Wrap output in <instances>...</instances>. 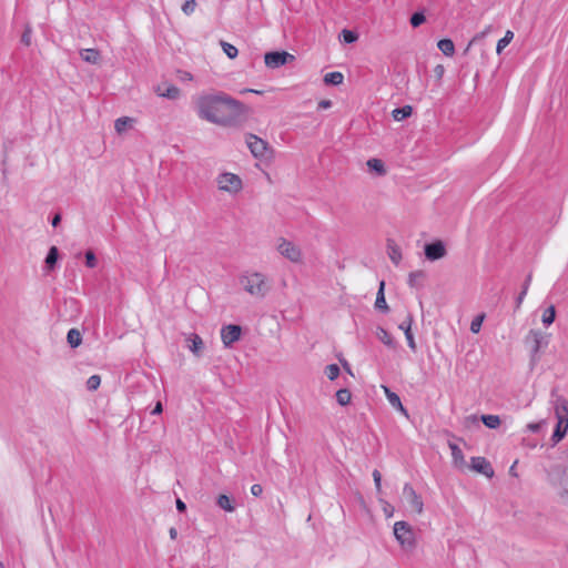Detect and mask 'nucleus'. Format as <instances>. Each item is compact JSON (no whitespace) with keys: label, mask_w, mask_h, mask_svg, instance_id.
Wrapping results in <instances>:
<instances>
[{"label":"nucleus","mask_w":568,"mask_h":568,"mask_svg":"<svg viewBox=\"0 0 568 568\" xmlns=\"http://www.w3.org/2000/svg\"><path fill=\"white\" fill-rule=\"evenodd\" d=\"M200 119L221 126H237L245 119V105L224 92H205L195 99Z\"/></svg>","instance_id":"obj_1"},{"label":"nucleus","mask_w":568,"mask_h":568,"mask_svg":"<svg viewBox=\"0 0 568 568\" xmlns=\"http://www.w3.org/2000/svg\"><path fill=\"white\" fill-rule=\"evenodd\" d=\"M550 403L554 406L557 425L551 436L554 444L559 443L568 430V400L558 393L557 388L550 392Z\"/></svg>","instance_id":"obj_2"},{"label":"nucleus","mask_w":568,"mask_h":568,"mask_svg":"<svg viewBox=\"0 0 568 568\" xmlns=\"http://www.w3.org/2000/svg\"><path fill=\"white\" fill-rule=\"evenodd\" d=\"M239 281L243 290L255 297H264L270 291L266 276L260 272H245Z\"/></svg>","instance_id":"obj_3"},{"label":"nucleus","mask_w":568,"mask_h":568,"mask_svg":"<svg viewBox=\"0 0 568 568\" xmlns=\"http://www.w3.org/2000/svg\"><path fill=\"white\" fill-rule=\"evenodd\" d=\"M394 535L396 540L405 550L415 548L416 540L412 527L406 521H396L394 525Z\"/></svg>","instance_id":"obj_4"},{"label":"nucleus","mask_w":568,"mask_h":568,"mask_svg":"<svg viewBox=\"0 0 568 568\" xmlns=\"http://www.w3.org/2000/svg\"><path fill=\"white\" fill-rule=\"evenodd\" d=\"M296 60V57L285 50L268 51L264 54V63L268 69H278L288 65Z\"/></svg>","instance_id":"obj_5"},{"label":"nucleus","mask_w":568,"mask_h":568,"mask_svg":"<svg viewBox=\"0 0 568 568\" xmlns=\"http://www.w3.org/2000/svg\"><path fill=\"white\" fill-rule=\"evenodd\" d=\"M276 250L283 257L292 263H301L303 260L300 246L284 237L277 240Z\"/></svg>","instance_id":"obj_6"},{"label":"nucleus","mask_w":568,"mask_h":568,"mask_svg":"<svg viewBox=\"0 0 568 568\" xmlns=\"http://www.w3.org/2000/svg\"><path fill=\"white\" fill-rule=\"evenodd\" d=\"M216 183L221 191H225L232 194H235L242 190V180L234 173H221L216 179Z\"/></svg>","instance_id":"obj_7"},{"label":"nucleus","mask_w":568,"mask_h":568,"mask_svg":"<svg viewBox=\"0 0 568 568\" xmlns=\"http://www.w3.org/2000/svg\"><path fill=\"white\" fill-rule=\"evenodd\" d=\"M403 497L407 503L409 509L416 514H422L424 509V503L422 497L416 493L410 484H405L403 487Z\"/></svg>","instance_id":"obj_8"},{"label":"nucleus","mask_w":568,"mask_h":568,"mask_svg":"<svg viewBox=\"0 0 568 568\" xmlns=\"http://www.w3.org/2000/svg\"><path fill=\"white\" fill-rule=\"evenodd\" d=\"M246 144L254 158L262 159L265 156L267 143L261 138L254 134H248L246 138Z\"/></svg>","instance_id":"obj_9"},{"label":"nucleus","mask_w":568,"mask_h":568,"mask_svg":"<svg viewBox=\"0 0 568 568\" xmlns=\"http://www.w3.org/2000/svg\"><path fill=\"white\" fill-rule=\"evenodd\" d=\"M242 329L239 325H226L221 329V338L224 346L230 347L233 343L240 339Z\"/></svg>","instance_id":"obj_10"},{"label":"nucleus","mask_w":568,"mask_h":568,"mask_svg":"<svg viewBox=\"0 0 568 568\" xmlns=\"http://www.w3.org/2000/svg\"><path fill=\"white\" fill-rule=\"evenodd\" d=\"M154 92L159 97L166 98L169 100H178L181 94L180 89L169 82H162V83L155 85Z\"/></svg>","instance_id":"obj_11"},{"label":"nucleus","mask_w":568,"mask_h":568,"mask_svg":"<svg viewBox=\"0 0 568 568\" xmlns=\"http://www.w3.org/2000/svg\"><path fill=\"white\" fill-rule=\"evenodd\" d=\"M527 342H531V352L534 354H537L542 346H546L548 344L547 336L537 329L529 331L527 337Z\"/></svg>","instance_id":"obj_12"},{"label":"nucleus","mask_w":568,"mask_h":568,"mask_svg":"<svg viewBox=\"0 0 568 568\" xmlns=\"http://www.w3.org/2000/svg\"><path fill=\"white\" fill-rule=\"evenodd\" d=\"M470 464L471 469L479 474H483L487 477H491L494 475V469L485 457H471Z\"/></svg>","instance_id":"obj_13"},{"label":"nucleus","mask_w":568,"mask_h":568,"mask_svg":"<svg viewBox=\"0 0 568 568\" xmlns=\"http://www.w3.org/2000/svg\"><path fill=\"white\" fill-rule=\"evenodd\" d=\"M446 254V248L440 241L426 244L425 245V255L429 261H436L444 257Z\"/></svg>","instance_id":"obj_14"},{"label":"nucleus","mask_w":568,"mask_h":568,"mask_svg":"<svg viewBox=\"0 0 568 568\" xmlns=\"http://www.w3.org/2000/svg\"><path fill=\"white\" fill-rule=\"evenodd\" d=\"M80 57L83 61L93 64V65H101L102 55L101 52L98 49H82L80 50Z\"/></svg>","instance_id":"obj_15"},{"label":"nucleus","mask_w":568,"mask_h":568,"mask_svg":"<svg viewBox=\"0 0 568 568\" xmlns=\"http://www.w3.org/2000/svg\"><path fill=\"white\" fill-rule=\"evenodd\" d=\"M412 317L408 316L405 321H403L400 324H399V329H402L405 334V337H406V341H407V345L408 347L412 349V351H416V343H415V338H414V335L412 333Z\"/></svg>","instance_id":"obj_16"},{"label":"nucleus","mask_w":568,"mask_h":568,"mask_svg":"<svg viewBox=\"0 0 568 568\" xmlns=\"http://www.w3.org/2000/svg\"><path fill=\"white\" fill-rule=\"evenodd\" d=\"M187 348L195 355L200 356L204 348V343L197 334H190L186 336Z\"/></svg>","instance_id":"obj_17"},{"label":"nucleus","mask_w":568,"mask_h":568,"mask_svg":"<svg viewBox=\"0 0 568 568\" xmlns=\"http://www.w3.org/2000/svg\"><path fill=\"white\" fill-rule=\"evenodd\" d=\"M136 120L131 116H121L114 122V130L118 134H123L129 129H132Z\"/></svg>","instance_id":"obj_18"},{"label":"nucleus","mask_w":568,"mask_h":568,"mask_svg":"<svg viewBox=\"0 0 568 568\" xmlns=\"http://www.w3.org/2000/svg\"><path fill=\"white\" fill-rule=\"evenodd\" d=\"M387 254L390 261L398 265L402 260V251L393 240L387 241Z\"/></svg>","instance_id":"obj_19"},{"label":"nucleus","mask_w":568,"mask_h":568,"mask_svg":"<svg viewBox=\"0 0 568 568\" xmlns=\"http://www.w3.org/2000/svg\"><path fill=\"white\" fill-rule=\"evenodd\" d=\"M437 47L446 57H452L455 53V44L452 39H440Z\"/></svg>","instance_id":"obj_20"},{"label":"nucleus","mask_w":568,"mask_h":568,"mask_svg":"<svg viewBox=\"0 0 568 568\" xmlns=\"http://www.w3.org/2000/svg\"><path fill=\"white\" fill-rule=\"evenodd\" d=\"M367 168L369 171L375 172L376 175L383 176L386 174L385 165L379 159H369L367 161Z\"/></svg>","instance_id":"obj_21"},{"label":"nucleus","mask_w":568,"mask_h":568,"mask_svg":"<svg viewBox=\"0 0 568 568\" xmlns=\"http://www.w3.org/2000/svg\"><path fill=\"white\" fill-rule=\"evenodd\" d=\"M376 337L386 346L394 348L395 342L393 336L383 327L376 328Z\"/></svg>","instance_id":"obj_22"},{"label":"nucleus","mask_w":568,"mask_h":568,"mask_svg":"<svg viewBox=\"0 0 568 568\" xmlns=\"http://www.w3.org/2000/svg\"><path fill=\"white\" fill-rule=\"evenodd\" d=\"M384 287H385V283H384V281H382L379 283V288H378V292L376 295L375 307L378 310L387 311L388 306H387L385 295H384Z\"/></svg>","instance_id":"obj_23"},{"label":"nucleus","mask_w":568,"mask_h":568,"mask_svg":"<svg viewBox=\"0 0 568 568\" xmlns=\"http://www.w3.org/2000/svg\"><path fill=\"white\" fill-rule=\"evenodd\" d=\"M413 109L410 105H404L402 108L394 109L392 115L395 121H402L408 116H410Z\"/></svg>","instance_id":"obj_24"},{"label":"nucleus","mask_w":568,"mask_h":568,"mask_svg":"<svg viewBox=\"0 0 568 568\" xmlns=\"http://www.w3.org/2000/svg\"><path fill=\"white\" fill-rule=\"evenodd\" d=\"M67 341L71 347H78L82 342L81 333L75 328H71L67 334Z\"/></svg>","instance_id":"obj_25"},{"label":"nucleus","mask_w":568,"mask_h":568,"mask_svg":"<svg viewBox=\"0 0 568 568\" xmlns=\"http://www.w3.org/2000/svg\"><path fill=\"white\" fill-rule=\"evenodd\" d=\"M216 504L220 508L229 513H232L235 509L231 498L227 495H220L217 497Z\"/></svg>","instance_id":"obj_26"},{"label":"nucleus","mask_w":568,"mask_h":568,"mask_svg":"<svg viewBox=\"0 0 568 568\" xmlns=\"http://www.w3.org/2000/svg\"><path fill=\"white\" fill-rule=\"evenodd\" d=\"M58 257V248L55 246H51L45 257V265L49 270H52L55 266Z\"/></svg>","instance_id":"obj_27"},{"label":"nucleus","mask_w":568,"mask_h":568,"mask_svg":"<svg viewBox=\"0 0 568 568\" xmlns=\"http://www.w3.org/2000/svg\"><path fill=\"white\" fill-rule=\"evenodd\" d=\"M426 21V16H425V12L424 10H418V11H415L410 18H409V23L413 28H418L420 27L424 22Z\"/></svg>","instance_id":"obj_28"},{"label":"nucleus","mask_w":568,"mask_h":568,"mask_svg":"<svg viewBox=\"0 0 568 568\" xmlns=\"http://www.w3.org/2000/svg\"><path fill=\"white\" fill-rule=\"evenodd\" d=\"M481 422L490 429H495L500 425V418L497 415H483Z\"/></svg>","instance_id":"obj_29"},{"label":"nucleus","mask_w":568,"mask_h":568,"mask_svg":"<svg viewBox=\"0 0 568 568\" xmlns=\"http://www.w3.org/2000/svg\"><path fill=\"white\" fill-rule=\"evenodd\" d=\"M513 38H514V32L510 30H507L505 36L501 39H499V41L497 42L496 51L498 54H500L501 51L510 43Z\"/></svg>","instance_id":"obj_30"},{"label":"nucleus","mask_w":568,"mask_h":568,"mask_svg":"<svg viewBox=\"0 0 568 568\" xmlns=\"http://www.w3.org/2000/svg\"><path fill=\"white\" fill-rule=\"evenodd\" d=\"M390 406L398 412H400L404 416L408 417L407 409L403 406L402 400L397 394H394L390 398L387 399Z\"/></svg>","instance_id":"obj_31"},{"label":"nucleus","mask_w":568,"mask_h":568,"mask_svg":"<svg viewBox=\"0 0 568 568\" xmlns=\"http://www.w3.org/2000/svg\"><path fill=\"white\" fill-rule=\"evenodd\" d=\"M343 73H326L324 78V83L327 85H338L343 82Z\"/></svg>","instance_id":"obj_32"},{"label":"nucleus","mask_w":568,"mask_h":568,"mask_svg":"<svg viewBox=\"0 0 568 568\" xmlns=\"http://www.w3.org/2000/svg\"><path fill=\"white\" fill-rule=\"evenodd\" d=\"M352 394L348 389L342 388L336 392V400L339 405L345 406L349 404Z\"/></svg>","instance_id":"obj_33"},{"label":"nucleus","mask_w":568,"mask_h":568,"mask_svg":"<svg viewBox=\"0 0 568 568\" xmlns=\"http://www.w3.org/2000/svg\"><path fill=\"white\" fill-rule=\"evenodd\" d=\"M222 49H223V52L230 58V59H234L237 57L239 54V50L236 47H234L233 44L226 42V41H223L221 40L220 42Z\"/></svg>","instance_id":"obj_34"},{"label":"nucleus","mask_w":568,"mask_h":568,"mask_svg":"<svg viewBox=\"0 0 568 568\" xmlns=\"http://www.w3.org/2000/svg\"><path fill=\"white\" fill-rule=\"evenodd\" d=\"M555 316H556L555 306L551 305L545 310L541 321L546 326H549L554 323Z\"/></svg>","instance_id":"obj_35"},{"label":"nucleus","mask_w":568,"mask_h":568,"mask_svg":"<svg viewBox=\"0 0 568 568\" xmlns=\"http://www.w3.org/2000/svg\"><path fill=\"white\" fill-rule=\"evenodd\" d=\"M531 282V274H529L524 283V286H523V290L521 292L519 293L517 300H516V307L519 308L525 296L527 295V292H528V288H529V284Z\"/></svg>","instance_id":"obj_36"},{"label":"nucleus","mask_w":568,"mask_h":568,"mask_svg":"<svg viewBox=\"0 0 568 568\" xmlns=\"http://www.w3.org/2000/svg\"><path fill=\"white\" fill-rule=\"evenodd\" d=\"M325 375L328 379L334 381L339 375V367L336 364H329L325 367Z\"/></svg>","instance_id":"obj_37"},{"label":"nucleus","mask_w":568,"mask_h":568,"mask_svg":"<svg viewBox=\"0 0 568 568\" xmlns=\"http://www.w3.org/2000/svg\"><path fill=\"white\" fill-rule=\"evenodd\" d=\"M342 39L345 43H354L358 39V34L355 31L344 29L342 31Z\"/></svg>","instance_id":"obj_38"},{"label":"nucleus","mask_w":568,"mask_h":568,"mask_svg":"<svg viewBox=\"0 0 568 568\" xmlns=\"http://www.w3.org/2000/svg\"><path fill=\"white\" fill-rule=\"evenodd\" d=\"M101 384V377L99 375H92L87 381V388L89 390H95Z\"/></svg>","instance_id":"obj_39"},{"label":"nucleus","mask_w":568,"mask_h":568,"mask_svg":"<svg viewBox=\"0 0 568 568\" xmlns=\"http://www.w3.org/2000/svg\"><path fill=\"white\" fill-rule=\"evenodd\" d=\"M195 8H196L195 0H185L184 3L182 4L181 9L184 14L191 16L195 11Z\"/></svg>","instance_id":"obj_40"},{"label":"nucleus","mask_w":568,"mask_h":568,"mask_svg":"<svg viewBox=\"0 0 568 568\" xmlns=\"http://www.w3.org/2000/svg\"><path fill=\"white\" fill-rule=\"evenodd\" d=\"M449 448L452 450V456L454 458V460L457 463V462H463L464 460V455H463V452L462 449L454 443H449Z\"/></svg>","instance_id":"obj_41"},{"label":"nucleus","mask_w":568,"mask_h":568,"mask_svg":"<svg viewBox=\"0 0 568 568\" xmlns=\"http://www.w3.org/2000/svg\"><path fill=\"white\" fill-rule=\"evenodd\" d=\"M31 36H32V29L30 26H26L24 31L21 34V43L26 47H29L31 44Z\"/></svg>","instance_id":"obj_42"},{"label":"nucleus","mask_w":568,"mask_h":568,"mask_svg":"<svg viewBox=\"0 0 568 568\" xmlns=\"http://www.w3.org/2000/svg\"><path fill=\"white\" fill-rule=\"evenodd\" d=\"M484 317L485 315L481 314V315H478L477 317H475L471 323H470V331L473 333H478L481 328V324H483V321H484Z\"/></svg>","instance_id":"obj_43"},{"label":"nucleus","mask_w":568,"mask_h":568,"mask_svg":"<svg viewBox=\"0 0 568 568\" xmlns=\"http://www.w3.org/2000/svg\"><path fill=\"white\" fill-rule=\"evenodd\" d=\"M85 264L90 268H93L97 266V257L92 251L85 252Z\"/></svg>","instance_id":"obj_44"},{"label":"nucleus","mask_w":568,"mask_h":568,"mask_svg":"<svg viewBox=\"0 0 568 568\" xmlns=\"http://www.w3.org/2000/svg\"><path fill=\"white\" fill-rule=\"evenodd\" d=\"M373 478H374L376 490L379 494L382 491V475L377 469H375L373 471Z\"/></svg>","instance_id":"obj_45"},{"label":"nucleus","mask_w":568,"mask_h":568,"mask_svg":"<svg viewBox=\"0 0 568 568\" xmlns=\"http://www.w3.org/2000/svg\"><path fill=\"white\" fill-rule=\"evenodd\" d=\"M379 501L383 504V510L386 515V517H392L393 514H394V508L392 505H389L387 501H385L384 499H379Z\"/></svg>","instance_id":"obj_46"},{"label":"nucleus","mask_w":568,"mask_h":568,"mask_svg":"<svg viewBox=\"0 0 568 568\" xmlns=\"http://www.w3.org/2000/svg\"><path fill=\"white\" fill-rule=\"evenodd\" d=\"M263 493V487L260 484H254L251 487V494L255 497L261 496Z\"/></svg>","instance_id":"obj_47"},{"label":"nucleus","mask_w":568,"mask_h":568,"mask_svg":"<svg viewBox=\"0 0 568 568\" xmlns=\"http://www.w3.org/2000/svg\"><path fill=\"white\" fill-rule=\"evenodd\" d=\"M332 106V101L331 100H322L318 102V109L320 110H326V109H329Z\"/></svg>","instance_id":"obj_48"},{"label":"nucleus","mask_w":568,"mask_h":568,"mask_svg":"<svg viewBox=\"0 0 568 568\" xmlns=\"http://www.w3.org/2000/svg\"><path fill=\"white\" fill-rule=\"evenodd\" d=\"M559 498L562 503L565 504H568V488H564L560 493H559Z\"/></svg>","instance_id":"obj_49"},{"label":"nucleus","mask_w":568,"mask_h":568,"mask_svg":"<svg viewBox=\"0 0 568 568\" xmlns=\"http://www.w3.org/2000/svg\"><path fill=\"white\" fill-rule=\"evenodd\" d=\"M176 509H178L180 513L185 511V509H186V505L184 504V501H182L181 499H176Z\"/></svg>","instance_id":"obj_50"},{"label":"nucleus","mask_w":568,"mask_h":568,"mask_svg":"<svg viewBox=\"0 0 568 568\" xmlns=\"http://www.w3.org/2000/svg\"><path fill=\"white\" fill-rule=\"evenodd\" d=\"M539 427L540 425L537 423H531L527 425V428L532 433H537L539 430Z\"/></svg>","instance_id":"obj_51"},{"label":"nucleus","mask_w":568,"mask_h":568,"mask_svg":"<svg viewBox=\"0 0 568 568\" xmlns=\"http://www.w3.org/2000/svg\"><path fill=\"white\" fill-rule=\"evenodd\" d=\"M383 390H384V394L386 396V398H390L395 393L392 392L387 386H382Z\"/></svg>","instance_id":"obj_52"},{"label":"nucleus","mask_w":568,"mask_h":568,"mask_svg":"<svg viewBox=\"0 0 568 568\" xmlns=\"http://www.w3.org/2000/svg\"><path fill=\"white\" fill-rule=\"evenodd\" d=\"M169 535L171 539H176L178 537V530L174 527H171L169 530Z\"/></svg>","instance_id":"obj_53"},{"label":"nucleus","mask_w":568,"mask_h":568,"mask_svg":"<svg viewBox=\"0 0 568 568\" xmlns=\"http://www.w3.org/2000/svg\"><path fill=\"white\" fill-rule=\"evenodd\" d=\"M485 34H486V31H484V32H481V33H479V34L475 36V37L473 38V40L469 42V45H471L475 41H477V40H479V39H483V38L485 37Z\"/></svg>","instance_id":"obj_54"},{"label":"nucleus","mask_w":568,"mask_h":568,"mask_svg":"<svg viewBox=\"0 0 568 568\" xmlns=\"http://www.w3.org/2000/svg\"><path fill=\"white\" fill-rule=\"evenodd\" d=\"M241 93H244V92H253V93H256V94H262L263 91L262 90H254V89H242L240 90Z\"/></svg>","instance_id":"obj_55"},{"label":"nucleus","mask_w":568,"mask_h":568,"mask_svg":"<svg viewBox=\"0 0 568 568\" xmlns=\"http://www.w3.org/2000/svg\"><path fill=\"white\" fill-rule=\"evenodd\" d=\"M162 412V404L159 402L154 409L152 410V414L155 415V414H160Z\"/></svg>","instance_id":"obj_56"},{"label":"nucleus","mask_w":568,"mask_h":568,"mask_svg":"<svg viewBox=\"0 0 568 568\" xmlns=\"http://www.w3.org/2000/svg\"><path fill=\"white\" fill-rule=\"evenodd\" d=\"M61 221V216L59 214L54 215L52 219V226H57Z\"/></svg>","instance_id":"obj_57"},{"label":"nucleus","mask_w":568,"mask_h":568,"mask_svg":"<svg viewBox=\"0 0 568 568\" xmlns=\"http://www.w3.org/2000/svg\"><path fill=\"white\" fill-rule=\"evenodd\" d=\"M433 71H445L442 64H437Z\"/></svg>","instance_id":"obj_58"},{"label":"nucleus","mask_w":568,"mask_h":568,"mask_svg":"<svg viewBox=\"0 0 568 568\" xmlns=\"http://www.w3.org/2000/svg\"><path fill=\"white\" fill-rule=\"evenodd\" d=\"M415 274L414 273H410L409 274V284L413 285V282H415V278H414Z\"/></svg>","instance_id":"obj_59"},{"label":"nucleus","mask_w":568,"mask_h":568,"mask_svg":"<svg viewBox=\"0 0 568 568\" xmlns=\"http://www.w3.org/2000/svg\"><path fill=\"white\" fill-rule=\"evenodd\" d=\"M415 274L414 273H410L409 274V284L413 285V282H415V278H414Z\"/></svg>","instance_id":"obj_60"},{"label":"nucleus","mask_w":568,"mask_h":568,"mask_svg":"<svg viewBox=\"0 0 568 568\" xmlns=\"http://www.w3.org/2000/svg\"><path fill=\"white\" fill-rule=\"evenodd\" d=\"M419 75H420V73H415V77H416L418 80H419V78H420Z\"/></svg>","instance_id":"obj_61"},{"label":"nucleus","mask_w":568,"mask_h":568,"mask_svg":"<svg viewBox=\"0 0 568 568\" xmlns=\"http://www.w3.org/2000/svg\"><path fill=\"white\" fill-rule=\"evenodd\" d=\"M0 568H4V566H3V564H2V562H0Z\"/></svg>","instance_id":"obj_62"}]
</instances>
